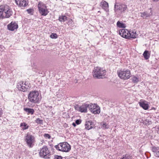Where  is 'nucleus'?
Segmentation results:
<instances>
[{
	"instance_id": "obj_1",
	"label": "nucleus",
	"mask_w": 159,
	"mask_h": 159,
	"mask_svg": "<svg viewBox=\"0 0 159 159\" xmlns=\"http://www.w3.org/2000/svg\"><path fill=\"white\" fill-rule=\"evenodd\" d=\"M12 14L11 9L7 5L0 6V18H8Z\"/></svg>"
},
{
	"instance_id": "obj_2",
	"label": "nucleus",
	"mask_w": 159,
	"mask_h": 159,
	"mask_svg": "<svg viewBox=\"0 0 159 159\" xmlns=\"http://www.w3.org/2000/svg\"><path fill=\"white\" fill-rule=\"evenodd\" d=\"M39 95V93L37 91H31L28 95V98L29 101L32 103H38L40 101Z\"/></svg>"
},
{
	"instance_id": "obj_3",
	"label": "nucleus",
	"mask_w": 159,
	"mask_h": 159,
	"mask_svg": "<svg viewBox=\"0 0 159 159\" xmlns=\"http://www.w3.org/2000/svg\"><path fill=\"white\" fill-rule=\"evenodd\" d=\"M55 148L57 150L63 152H68L70 149V145L67 142H62L55 146Z\"/></svg>"
},
{
	"instance_id": "obj_4",
	"label": "nucleus",
	"mask_w": 159,
	"mask_h": 159,
	"mask_svg": "<svg viewBox=\"0 0 159 159\" xmlns=\"http://www.w3.org/2000/svg\"><path fill=\"white\" fill-rule=\"evenodd\" d=\"M106 72V70L103 68L96 67L94 68L93 70V75L94 77L99 79L101 78L102 76L105 75Z\"/></svg>"
},
{
	"instance_id": "obj_5",
	"label": "nucleus",
	"mask_w": 159,
	"mask_h": 159,
	"mask_svg": "<svg viewBox=\"0 0 159 159\" xmlns=\"http://www.w3.org/2000/svg\"><path fill=\"white\" fill-rule=\"evenodd\" d=\"M118 76L121 79L127 80L130 78L131 75L130 70L129 69H124L117 71Z\"/></svg>"
},
{
	"instance_id": "obj_6",
	"label": "nucleus",
	"mask_w": 159,
	"mask_h": 159,
	"mask_svg": "<svg viewBox=\"0 0 159 159\" xmlns=\"http://www.w3.org/2000/svg\"><path fill=\"white\" fill-rule=\"evenodd\" d=\"M31 87L30 83L28 81H25L24 83L20 81L17 84V88L19 90L23 92H25Z\"/></svg>"
},
{
	"instance_id": "obj_7",
	"label": "nucleus",
	"mask_w": 159,
	"mask_h": 159,
	"mask_svg": "<svg viewBox=\"0 0 159 159\" xmlns=\"http://www.w3.org/2000/svg\"><path fill=\"white\" fill-rule=\"evenodd\" d=\"M31 87L30 83L28 81H25L24 83L20 81L17 84V88L19 90L23 92H25Z\"/></svg>"
},
{
	"instance_id": "obj_8",
	"label": "nucleus",
	"mask_w": 159,
	"mask_h": 159,
	"mask_svg": "<svg viewBox=\"0 0 159 159\" xmlns=\"http://www.w3.org/2000/svg\"><path fill=\"white\" fill-rule=\"evenodd\" d=\"M39 155L40 157L45 159L49 158L50 156V152L48 147L45 146L41 149Z\"/></svg>"
},
{
	"instance_id": "obj_9",
	"label": "nucleus",
	"mask_w": 159,
	"mask_h": 159,
	"mask_svg": "<svg viewBox=\"0 0 159 159\" xmlns=\"http://www.w3.org/2000/svg\"><path fill=\"white\" fill-rule=\"evenodd\" d=\"M25 139L27 146L30 148L33 147L35 141L34 137L32 135L27 134L25 136Z\"/></svg>"
},
{
	"instance_id": "obj_10",
	"label": "nucleus",
	"mask_w": 159,
	"mask_h": 159,
	"mask_svg": "<svg viewBox=\"0 0 159 159\" xmlns=\"http://www.w3.org/2000/svg\"><path fill=\"white\" fill-rule=\"evenodd\" d=\"M89 104L87 103H84L80 106L78 105L75 106V109L81 112H87V109H89Z\"/></svg>"
},
{
	"instance_id": "obj_11",
	"label": "nucleus",
	"mask_w": 159,
	"mask_h": 159,
	"mask_svg": "<svg viewBox=\"0 0 159 159\" xmlns=\"http://www.w3.org/2000/svg\"><path fill=\"white\" fill-rule=\"evenodd\" d=\"M89 110L94 114H99L100 112L99 107L95 104H89Z\"/></svg>"
},
{
	"instance_id": "obj_12",
	"label": "nucleus",
	"mask_w": 159,
	"mask_h": 159,
	"mask_svg": "<svg viewBox=\"0 0 159 159\" xmlns=\"http://www.w3.org/2000/svg\"><path fill=\"white\" fill-rule=\"evenodd\" d=\"M38 8L39 12L42 16H46L49 12L46 7L41 6L39 3L38 5Z\"/></svg>"
},
{
	"instance_id": "obj_13",
	"label": "nucleus",
	"mask_w": 159,
	"mask_h": 159,
	"mask_svg": "<svg viewBox=\"0 0 159 159\" xmlns=\"http://www.w3.org/2000/svg\"><path fill=\"white\" fill-rule=\"evenodd\" d=\"M16 2L21 8L26 6L28 4V0H16Z\"/></svg>"
},
{
	"instance_id": "obj_14",
	"label": "nucleus",
	"mask_w": 159,
	"mask_h": 159,
	"mask_svg": "<svg viewBox=\"0 0 159 159\" xmlns=\"http://www.w3.org/2000/svg\"><path fill=\"white\" fill-rule=\"evenodd\" d=\"M119 34L122 37L128 39L129 35V31L126 29H122L119 31Z\"/></svg>"
},
{
	"instance_id": "obj_15",
	"label": "nucleus",
	"mask_w": 159,
	"mask_h": 159,
	"mask_svg": "<svg viewBox=\"0 0 159 159\" xmlns=\"http://www.w3.org/2000/svg\"><path fill=\"white\" fill-rule=\"evenodd\" d=\"M8 30L11 31H14L18 28V25L15 21H12L7 26Z\"/></svg>"
},
{
	"instance_id": "obj_16",
	"label": "nucleus",
	"mask_w": 159,
	"mask_h": 159,
	"mask_svg": "<svg viewBox=\"0 0 159 159\" xmlns=\"http://www.w3.org/2000/svg\"><path fill=\"white\" fill-rule=\"evenodd\" d=\"M115 11L117 10H120L122 12L124 11L127 9V6L124 4L117 5L115 4Z\"/></svg>"
},
{
	"instance_id": "obj_17",
	"label": "nucleus",
	"mask_w": 159,
	"mask_h": 159,
	"mask_svg": "<svg viewBox=\"0 0 159 159\" xmlns=\"http://www.w3.org/2000/svg\"><path fill=\"white\" fill-rule=\"evenodd\" d=\"M147 102L145 101H141L139 102V104L140 106L142 107L143 109L145 110H147L148 108V105L146 103Z\"/></svg>"
},
{
	"instance_id": "obj_18",
	"label": "nucleus",
	"mask_w": 159,
	"mask_h": 159,
	"mask_svg": "<svg viewBox=\"0 0 159 159\" xmlns=\"http://www.w3.org/2000/svg\"><path fill=\"white\" fill-rule=\"evenodd\" d=\"M85 128L88 130L92 129L94 126L93 123L90 121H86L85 124Z\"/></svg>"
},
{
	"instance_id": "obj_19",
	"label": "nucleus",
	"mask_w": 159,
	"mask_h": 159,
	"mask_svg": "<svg viewBox=\"0 0 159 159\" xmlns=\"http://www.w3.org/2000/svg\"><path fill=\"white\" fill-rule=\"evenodd\" d=\"M129 35H128V39L130 38L135 39L136 38L137 35L136 32L135 30L129 31Z\"/></svg>"
},
{
	"instance_id": "obj_20",
	"label": "nucleus",
	"mask_w": 159,
	"mask_h": 159,
	"mask_svg": "<svg viewBox=\"0 0 159 159\" xmlns=\"http://www.w3.org/2000/svg\"><path fill=\"white\" fill-rule=\"evenodd\" d=\"M23 110L28 115L31 114L32 115L34 114V109L30 108H24Z\"/></svg>"
},
{
	"instance_id": "obj_21",
	"label": "nucleus",
	"mask_w": 159,
	"mask_h": 159,
	"mask_svg": "<svg viewBox=\"0 0 159 159\" xmlns=\"http://www.w3.org/2000/svg\"><path fill=\"white\" fill-rule=\"evenodd\" d=\"M102 5V8L105 11H107L108 10V3L106 1L102 2L101 3Z\"/></svg>"
},
{
	"instance_id": "obj_22",
	"label": "nucleus",
	"mask_w": 159,
	"mask_h": 159,
	"mask_svg": "<svg viewBox=\"0 0 159 159\" xmlns=\"http://www.w3.org/2000/svg\"><path fill=\"white\" fill-rule=\"evenodd\" d=\"M143 55L145 60L148 59L150 56V54L149 53L148 51L145 50L143 54Z\"/></svg>"
},
{
	"instance_id": "obj_23",
	"label": "nucleus",
	"mask_w": 159,
	"mask_h": 159,
	"mask_svg": "<svg viewBox=\"0 0 159 159\" xmlns=\"http://www.w3.org/2000/svg\"><path fill=\"white\" fill-rule=\"evenodd\" d=\"M116 25L117 27L119 28H125L126 27L125 24H123L119 21H118L117 22Z\"/></svg>"
},
{
	"instance_id": "obj_24",
	"label": "nucleus",
	"mask_w": 159,
	"mask_h": 159,
	"mask_svg": "<svg viewBox=\"0 0 159 159\" xmlns=\"http://www.w3.org/2000/svg\"><path fill=\"white\" fill-rule=\"evenodd\" d=\"M59 20L60 22H64L67 20V17L65 16H61L59 17Z\"/></svg>"
},
{
	"instance_id": "obj_25",
	"label": "nucleus",
	"mask_w": 159,
	"mask_h": 159,
	"mask_svg": "<svg viewBox=\"0 0 159 159\" xmlns=\"http://www.w3.org/2000/svg\"><path fill=\"white\" fill-rule=\"evenodd\" d=\"M132 81L134 84H137L139 81V79L135 76H133L131 78Z\"/></svg>"
},
{
	"instance_id": "obj_26",
	"label": "nucleus",
	"mask_w": 159,
	"mask_h": 159,
	"mask_svg": "<svg viewBox=\"0 0 159 159\" xmlns=\"http://www.w3.org/2000/svg\"><path fill=\"white\" fill-rule=\"evenodd\" d=\"M149 9L150 10V11L149 13H148L147 11L144 12L146 13V14H144L145 18H146L147 17H150L152 15V11L151 8H150Z\"/></svg>"
},
{
	"instance_id": "obj_27",
	"label": "nucleus",
	"mask_w": 159,
	"mask_h": 159,
	"mask_svg": "<svg viewBox=\"0 0 159 159\" xmlns=\"http://www.w3.org/2000/svg\"><path fill=\"white\" fill-rule=\"evenodd\" d=\"M120 159H132V156L129 154H125L123 155V157Z\"/></svg>"
},
{
	"instance_id": "obj_28",
	"label": "nucleus",
	"mask_w": 159,
	"mask_h": 159,
	"mask_svg": "<svg viewBox=\"0 0 159 159\" xmlns=\"http://www.w3.org/2000/svg\"><path fill=\"white\" fill-rule=\"evenodd\" d=\"M20 126H23L22 128L23 129H26L28 128V126L25 123H21L20 125Z\"/></svg>"
},
{
	"instance_id": "obj_29",
	"label": "nucleus",
	"mask_w": 159,
	"mask_h": 159,
	"mask_svg": "<svg viewBox=\"0 0 159 159\" xmlns=\"http://www.w3.org/2000/svg\"><path fill=\"white\" fill-rule=\"evenodd\" d=\"M152 121L150 120L148 118L146 119L144 121V123L147 125H150L152 124Z\"/></svg>"
},
{
	"instance_id": "obj_30",
	"label": "nucleus",
	"mask_w": 159,
	"mask_h": 159,
	"mask_svg": "<svg viewBox=\"0 0 159 159\" xmlns=\"http://www.w3.org/2000/svg\"><path fill=\"white\" fill-rule=\"evenodd\" d=\"M26 11L28 12V13L32 15L33 14L34 10L33 9L30 8L26 10Z\"/></svg>"
},
{
	"instance_id": "obj_31",
	"label": "nucleus",
	"mask_w": 159,
	"mask_h": 159,
	"mask_svg": "<svg viewBox=\"0 0 159 159\" xmlns=\"http://www.w3.org/2000/svg\"><path fill=\"white\" fill-rule=\"evenodd\" d=\"M50 37L52 39H56L57 38V35L56 33H52L50 35Z\"/></svg>"
},
{
	"instance_id": "obj_32",
	"label": "nucleus",
	"mask_w": 159,
	"mask_h": 159,
	"mask_svg": "<svg viewBox=\"0 0 159 159\" xmlns=\"http://www.w3.org/2000/svg\"><path fill=\"white\" fill-rule=\"evenodd\" d=\"M35 122L38 124H42L43 123V120H40L39 118H38L35 120Z\"/></svg>"
},
{
	"instance_id": "obj_33",
	"label": "nucleus",
	"mask_w": 159,
	"mask_h": 159,
	"mask_svg": "<svg viewBox=\"0 0 159 159\" xmlns=\"http://www.w3.org/2000/svg\"><path fill=\"white\" fill-rule=\"evenodd\" d=\"M102 127L103 128L108 129L109 128V126L107 124L105 123L103 124L102 125Z\"/></svg>"
},
{
	"instance_id": "obj_34",
	"label": "nucleus",
	"mask_w": 159,
	"mask_h": 159,
	"mask_svg": "<svg viewBox=\"0 0 159 159\" xmlns=\"http://www.w3.org/2000/svg\"><path fill=\"white\" fill-rule=\"evenodd\" d=\"M44 137L46 139H50L51 138L50 135L48 134H45L44 135Z\"/></svg>"
},
{
	"instance_id": "obj_35",
	"label": "nucleus",
	"mask_w": 159,
	"mask_h": 159,
	"mask_svg": "<svg viewBox=\"0 0 159 159\" xmlns=\"http://www.w3.org/2000/svg\"><path fill=\"white\" fill-rule=\"evenodd\" d=\"M54 159H62V157L60 156L55 155L54 156Z\"/></svg>"
},
{
	"instance_id": "obj_36",
	"label": "nucleus",
	"mask_w": 159,
	"mask_h": 159,
	"mask_svg": "<svg viewBox=\"0 0 159 159\" xmlns=\"http://www.w3.org/2000/svg\"><path fill=\"white\" fill-rule=\"evenodd\" d=\"M81 121L80 120L78 119L76 120L75 123L76 124L79 125L81 123Z\"/></svg>"
},
{
	"instance_id": "obj_37",
	"label": "nucleus",
	"mask_w": 159,
	"mask_h": 159,
	"mask_svg": "<svg viewBox=\"0 0 159 159\" xmlns=\"http://www.w3.org/2000/svg\"><path fill=\"white\" fill-rule=\"evenodd\" d=\"M146 14L145 12H141V17H143V18H145V15L144 14Z\"/></svg>"
},
{
	"instance_id": "obj_38",
	"label": "nucleus",
	"mask_w": 159,
	"mask_h": 159,
	"mask_svg": "<svg viewBox=\"0 0 159 159\" xmlns=\"http://www.w3.org/2000/svg\"><path fill=\"white\" fill-rule=\"evenodd\" d=\"M76 124V123H72V125H73V126H75H75H76V124Z\"/></svg>"
},
{
	"instance_id": "obj_39",
	"label": "nucleus",
	"mask_w": 159,
	"mask_h": 159,
	"mask_svg": "<svg viewBox=\"0 0 159 159\" xmlns=\"http://www.w3.org/2000/svg\"><path fill=\"white\" fill-rule=\"evenodd\" d=\"M152 1L153 2H157L159 1V0H152Z\"/></svg>"
},
{
	"instance_id": "obj_40",
	"label": "nucleus",
	"mask_w": 159,
	"mask_h": 159,
	"mask_svg": "<svg viewBox=\"0 0 159 159\" xmlns=\"http://www.w3.org/2000/svg\"><path fill=\"white\" fill-rule=\"evenodd\" d=\"M157 129H158L159 131V125L157 127Z\"/></svg>"
},
{
	"instance_id": "obj_41",
	"label": "nucleus",
	"mask_w": 159,
	"mask_h": 159,
	"mask_svg": "<svg viewBox=\"0 0 159 159\" xmlns=\"http://www.w3.org/2000/svg\"><path fill=\"white\" fill-rule=\"evenodd\" d=\"M157 153H158V154L159 155V151H158V152H157Z\"/></svg>"
},
{
	"instance_id": "obj_42",
	"label": "nucleus",
	"mask_w": 159,
	"mask_h": 159,
	"mask_svg": "<svg viewBox=\"0 0 159 159\" xmlns=\"http://www.w3.org/2000/svg\"><path fill=\"white\" fill-rule=\"evenodd\" d=\"M29 103L28 102V104H29Z\"/></svg>"
}]
</instances>
